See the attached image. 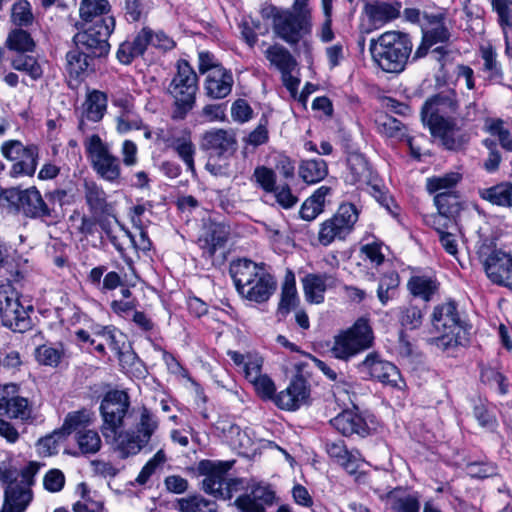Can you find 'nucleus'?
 I'll return each instance as SVG.
<instances>
[{"instance_id":"obj_11","label":"nucleus","mask_w":512,"mask_h":512,"mask_svg":"<svg viewBox=\"0 0 512 512\" xmlns=\"http://www.w3.org/2000/svg\"><path fill=\"white\" fill-rule=\"evenodd\" d=\"M83 145L96 173L109 182L118 181L121 175L120 161L100 136L93 134L86 137Z\"/></svg>"},{"instance_id":"obj_56","label":"nucleus","mask_w":512,"mask_h":512,"mask_svg":"<svg viewBox=\"0 0 512 512\" xmlns=\"http://www.w3.org/2000/svg\"><path fill=\"white\" fill-rule=\"evenodd\" d=\"M231 435V445L238 448L242 453H248L254 446V439L247 430H241L237 425H231L229 428Z\"/></svg>"},{"instance_id":"obj_43","label":"nucleus","mask_w":512,"mask_h":512,"mask_svg":"<svg viewBox=\"0 0 512 512\" xmlns=\"http://www.w3.org/2000/svg\"><path fill=\"white\" fill-rule=\"evenodd\" d=\"M484 129L492 136L497 137L500 146L509 152H512V135L506 128L504 120L500 118H487L484 123Z\"/></svg>"},{"instance_id":"obj_26","label":"nucleus","mask_w":512,"mask_h":512,"mask_svg":"<svg viewBox=\"0 0 512 512\" xmlns=\"http://www.w3.org/2000/svg\"><path fill=\"white\" fill-rule=\"evenodd\" d=\"M262 47H265L262 52L265 59L269 63V67L277 70L279 73L287 69H296L298 66L296 58L292 53L282 44L274 43L267 44L262 42Z\"/></svg>"},{"instance_id":"obj_27","label":"nucleus","mask_w":512,"mask_h":512,"mask_svg":"<svg viewBox=\"0 0 512 512\" xmlns=\"http://www.w3.org/2000/svg\"><path fill=\"white\" fill-rule=\"evenodd\" d=\"M423 18L422 34L425 36L426 41H432L437 44L447 43L450 40L451 33L444 13H424Z\"/></svg>"},{"instance_id":"obj_40","label":"nucleus","mask_w":512,"mask_h":512,"mask_svg":"<svg viewBox=\"0 0 512 512\" xmlns=\"http://www.w3.org/2000/svg\"><path fill=\"white\" fill-rule=\"evenodd\" d=\"M159 427L158 418L146 407H142L139 414V419L135 424L133 432L137 434L147 443L150 442L153 434Z\"/></svg>"},{"instance_id":"obj_42","label":"nucleus","mask_w":512,"mask_h":512,"mask_svg":"<svg viewBox=\"0 0 512 512\" xmlns=\"http://www.w3.org/2000/svg\"><path fill=\"white\" fill-rule=\"evenodd\" d=\"M180 512H217L215 502L204 498L201 495H191L177 500Z\"/></svg>"},{"instance_id":"obj_21","label":"nucleus","mask_w":512,"mask_h":512,"mask_svg":"<svg viewBox=\"0 0 512 512\" xmlns=\"http://www.w3.org/2000/svg\"><path fill=\"white\" fill-rule=\"evenodd\" d=\"M307 381L302 376H295L285 390L274 397V403L283 410L294 411L307 402L309 397Z\"/></svg>"},{"instance_id":"obj_33","label":"nucleus","mask_w":512,"mask_h":512,"mask_svg":"<svg viewBox=\"0 0 512 512\" xmlns=\"http://www.w3.org/2000/svg\"><path fill=\"white\" fill-rule=\"evenodd\" d=\"M347 165L352 183L369 184L372 181V169L361 153H350L347 157Z\"/></svg>"},{"instance_id":"obj_38","label":"nucleus","mask_w":512,"mask_h":512,"mask_svg":"<svg viewBox=\"0 0 512 512\" xmlns=\"http://www.w3.org/2000/svg\"><path fill=\"white\" fill-rule=\"evenodd\" d=\"M327 174L328 167L322 159L303 161L299 167L300 177L308 184H314L323 180Z\"/></svg>"},{"instance_id":"obj_8","label":"nucleus","mask_w":512,"mask_h":512,"mask_svg":"<svg viewBox=\"0 0 512 512\" xmlns=\"http://www.w3.org/2000/svg\"><path fill=\"white\" fill-rule=\"evenodd\" d=\"M374 334L367 319H358L353 326L340 332L334 337L331 354L340 360L351 357L371 348Z\"/></svg>"},{"instance_id":"obj_48","label":"nucleus","mask_w":512,"mask_h":512,"mask_svg":"<svg viewBox=\"0 0 512 512\" xmlns=\"http://www.w3.org/2000/svg\"><path fill=\"white\" fill-rule=\"evenodd\" d=\"M92 422V414L89 411H76L66 416L63 428L68 431V433L75 432V434H77L82 430H89L88 427Z\"/></svg>"},{"instance_id":"obj_37","label":"nucleus","mask_w":512,"mask_h":512,"mask_svg":"<svg viewBox=\"0 0 512 512\" xmlns=\"http://www.w3.org/2000/svg\"><path fill=\"white\" fill-rule=\"evenodd\" d=\"M37 159V147L26 146L21 158L12 165L10 175L12 177L33 176L37 168Z\"/></svg>"},{"instance_id":"obj_18","label":"nucleus","mask_w":512,"mask_h":512,"mask_svg":"<svg viewBox=\"0 0 512 512\" xmlns=\"http://www.w3.org/2000/svg\"><path fill=\"white\" fill-rule=\"evenodd\" d=\"M275 499V492L270 486L252 484L235 500V505L241 512H265V508L273 505Z\"/></svg>"},{"instance_id":"obj_63","label":"nucleus","mask_w":512,"mask_h":512,"mask_svg":"<svg viewBox=\"0 0 512 512\" xmlns=\"http://www.w3.org/2000/svg\"><path fill=\"white\" fill-rule=\"evenodd\" d=\"M258 393L263 399H272L275 397V384L267 375H262L251 382Z\"/></svg>"},{"instance_id":"obj_13","label":"nucleus","mask_w":512,"mask_h":512,"mask_svg":"<svg viewBox=\"0 0 512 512\" xmlns=\"http://www.w3.org/2000/svg\"><path fill=\"white\" fill-rule=\"evenodd\" d=\"M478 254L487 277L512 290V255L489 246H482Z\"/></svg>"},{"instance_id":"obj_17","label":"nucleus","mask_w":512,"mask_h":512,"mask_svg":"<svg viewBox=\"0 0 512 512\" xmlns=\"http://www.w3.org/2000/svg\"><path fill=\"white\" fill-rule=\"evenodd\" d=\"M107 444L111 446L114 452L118 453L121 459H126L131 456L137 455L148 443L144 441L137 432L132 429L109 430L103 434Z\"/></svg>"},{"instance_id":"obj_10","label":"nucleus","mask_w":512,"mask_h":512,"mask_svg":"<svg viewBox=\"0 0 512 512\" xmlns=\"http://www.w3.org/2000/svg\"><path fill=\"white\" fill-rule=\"evenodd\" d=\"M359 212L352 203H343L336 213L320 224L318 241L323 246H328L334 241H342L354 230L358 221Z\"/></svg>"},{"instance_id":"obj_49","label":"nucleus","mask_w":512,"mask_h":512,"mask_svg":"<svg viewBox=\"0 0 512 512\" xmlns=\"http://www.w3.org/2000/svg\"><path fill=\"white\" fill-rule=\"evenodd\" d=\"M398 285L399 276L395 271H390L381 277L377 289V296L383 305L387 304V302L394 297Z\"/></svg>"},{"instance_id":"obj_51","label":"nucleus","mask_w":512,"mask_h":512,"mask_svg":"<svg viewBox=\"0 0 512 512\" xmlns=\"http://www.w3.org/2000/svg\"><path fill=\"white\" fill-rule=\"evenodd\" d=\"M85 199L90 209L95 212H103L107 206L105 192L94 182L85 183Z\"/></svg>"},{"instance_id":"obj_64","label":"nucleus","mask_w":512,"mask_h":512,"mask_svg":"<svg viewBox=\"0 0 512 512\" xmlns=\"http://www.w3.org/2000/svg\"><path fill=\"white\" fill-rule=\"evenodd\" d=\"M490 2L497 13L499 24L512 22V0H490Z\"/></svg>"},{"instance_id":"obj_46","label":"nucleus","mask_w":512,"mask_h":512,"mask_svg":"<svg viewBox=\"0 0 512 512\" xmlns=\"http://www.w3.org/2000/svg\"><path fill=\"white\" fill-rule=\"evenodd\" d=\"M387 504L392 512H420V503L412 495L390 493L387 496Z\"/></svg>"},{"instance_id":"obj_7","label":"nucleus","mask_w":512,"mask_h":512,"mask_svg":"<svg viewBox=\"0 0 512 512\" xmlns=\"http://www.w3.org/2000/svg\"><path fill=\"white\" fill-rule=\"evenodd\" d=\"M87 23L75 24L79 31L73 36L76 47L91 57H105L110 51L108 39L115 28L114 17H105L86 27Z\"/></svg>"},{"instance_id":"obj_55","label":"nucleus","mask_w":512,"mask_h":512,"mask_svg":"<svg viewBox=\"0 0 512 512\" xmlns=\"http://www.w3.org/2000/svg\"><path fill=\"white\" fill-rule=\"evenodd\" d=\"M11 20L17 26H29L34 16L31 5L27 0H17L11 7Z\"/></svg>"},{"instance_id":"obj_23","label":"nucleus","mask_w":512,"mask_h":512,"mask_svg":"<svg viewBox=\"0 0 512 512\" xmlns=\"http://www.w3.org/2000/svg\"><path fill=\"white\" fill-rule=\"evenodd\" d=\"M20 301V295L7 304L6 308L0 309L2 324L14 332L23 333L31 328L32 321L29 316V309Z\"/></svg>"},{"instance_id":"obj_15","label":"nucleus","mask_w":512,"mask_h":512,"mask_svg":"<svg viewBox=\"0 0 512 512\" xmlns=\"http://www.w3.org/2000/svg\"><path fill=\"white\" fill-rule=\"evenodd\" d=\"M360 372L392 387L403 389L405 382L398 368L391 362L384 361L376 352L369 353L365 359L358 364Z\"/></svg>"},{"instance_id":"obj_22","label":"nucleus","mask_w":512,"mask_h":512,"mask_svg":"<svg viewBox=\"0 0 512 512\" xmlns=\"http://www.w3.org/2000/svg\"><path fill=\"white\" fill-rule=\"evenodd\" d=\"M230 236V227L225 223L209 222L204 225L198 238V245L209 257L224 248Z\"/></svg>"},{"instance_id":"obj_45","label":"nucleus","mask_w":512,"mask_h":512,"mask_svg":"<svg viewBox=\"0 0 512 512\" xmlns=\"http://www.w3.org/2000/svg\"><path fill=\"white\" fill-rule=\"evenodd\" d=\"M434 203L437 210L445 215L454 217L460 211L459 196L454 191H442L435 195Z\"/></svg>"},{"instance_id":"obj_60","label":"nucleus","mask_w":512,"mask_h":512,"mask_svg":"<svg viewBox=\"0 0 512 512\" xmlns=\"http://www.w3.org/2000/svg\"><path fill=\"white\" fill-rule=\"evenodd\" d=\"M422 319V311L415 306L405 308L400 316L401 325L408 329L418 328L422 324Z\"/></svg>"},{"instance_id":"obj_24","label":"nucleus","mask_w":512,"mask_h":512,"mask_svg":"<svg viewBox=\"0 0 512 512\" xmlns=\"http://www.w3.org/2000/svg\"><path fill=\"white\" fill-rule=\"evenodd\" d=\"M234 84L233 75L226 68H216L207 75L204 89L212 99H223L228 96Z\"/></svg>"},{"instance_id":"obj_14","label":"nucleus","mask_w":512,"mask_h":512,"mask_svg":"<svg viewBox=\"0 0 512 512\" xmlns=\"http://www.w3.org/2000/svg\"><path fill=\"white\" fill-rule=\"evenodd\" d=\"M130 407V398L125 391H108L100 404V414L103 420L102 435L109 430L121 429Z\"/></svg>"},{"instance_id":"obj_16","label":"nucleus","mask_w":512,"mask_h":512,"mask_svg":"<svg viewBox=\"0 0 512 512\" xmlns=\"http://www.w3.org/2000/svg\"><path fill=\"white\" fill-rule=\"evenodd\" d=\"M33 407L31 402L19 395L15 384L0 385V415L22 422L31 420Z\"/></svg>"},{"instance_id":"obj_28","label":"nucleus","mask_w":512,"mask_h":512,"mask_svg":"<svg viewBox=\"0 0 512 512\" xmlns=\"http://www.w3.org/2000/svg\"><path fill=\"white\" fill-rule=\"evenodd\" d=\"M107 108V96L105 93L94 90L87 95L84 103V112L81 119L79 120L78 129L82 132H86V120L92 122H99Z\"/></svg>"},{"instance_id":"obj_6","label":"nucleus","mask_w":512,"mask_h":512,"mask_svg":"<svg viewBox=\"0 0 512 512\" xmlns=\"http://www.w3.org/2000/svg\"><path fill=\"white\" fill-rule=\"evenodd\" d=\"M433 330L439 335L432 342L446 350L466 341L465 323L461 321L454 302H447L434 308L432 314Z\"/></svg>"},{"instance_id":"obj_54","label":"nucleus","mask_w":512,"mask_h":512,"mask_svg":"<svg viewBox=\"0 0 512 512\" xmlns=\"http://www.w3.org/2000/svg\"><path fill=\"white\" fill-rule=\"evenodd\" d=\"M117 131L119 133H127L130 130H139L142 128L143 122L136 109H128L126 111H118L116 116Z\"/></svg>"},{"instance_id":"obj_47","label":"nucleus","mask_w":512,"mask_h":512,"mask_svg":"<svg viewBox=\"0 0 512 512\" xmlns=\"http://www.w3.org/2000/svg\"><path fill=\"white\" fill-rule=\"evenodd\" d=\"M75 440L82 454H95L102 446L100 435L93 429L78 432Z\"/></svg>"},{"instance_id":"obj_2","label":"nucleus","mask_w":512,"mask_h":512,"mask_svg":"<svg viewBox=\"0 0 512 512\" xmlns=\"http://www.w3.org/2000/svg\"><path fill=\"white\" fill-rule=\"evenodd\" d=\"M230 274L238 293L249 301L266 302L276 289V281L263 263L239 259L231 264Z\"/></svg>"},{"instance_id":"obj_41","label":"nucleus","mask_w":512,"mask_h":512,"mask_svg":"<svg viewBox=\"0 0 512 512\" xmlns=\"http://www.w3.org/2000/svg\"><path fill=\"white\" fill-rule=\"evenodd\" d=\"M91 56L79 48L70 50L66 54V70L71 77L79 78L88 69Z\"/></svg>"},{"instance_id":"obj_39","label":"nucleus","mask_w":512,"mask_h":512,"mask_svg":"<svg viewBox=\"0 0 512 512\" xmlns=\"http://www.w3.org/2000/svg\"><path fill=\"white\" fill-rule=\"evenodd\" d=\"M407 286L411 294L425 301H429L438 290L437 281L428 276H413Z\"/></svg>"},{"instance_id":"obj_59","label":"nucleus","mask_w":512,"mask_h":512,"mask_svg":"<svg viewBox=\"0 0 512 512\" xmlns=\"http://www.w3.org/2000/svg\"><path fill=\"white\" fill-rule=\"evenodd\" d=\"M376 123L379 131L388 137H397L402 135L404 127L402 123L394 117L383 115L376 120Z\"/></svg>"},{"instance_id":"obj_1","label":"nucleus","mask_w":512,"mask_h":512,"mask_svg":"<svg viewBox=\"0 0 512 512\" xmlns=\"http://www.w3.org/2000/svg\"><path fill=\"white\" fill-rule=\"evenodd\" d=\"M458 109L454 93L438 94L428 99L422 107L421 118L429 127L431 135L441 145L451 151H459L465 147L468 138L458 129L450 115Z\"/></svg>"},{"instance_id":"obj_32","label":"nucleus","mask_w":512,"mask_h":512,"mask_svg":"<svg viewBox=\"0 0 512 512\" xmlns=\"http://www.w3.org/2000/svg\"><path fill=\"white\" fill-rule=\"evenodd\" d=\"M400 2L373 1L365 4L364 10L369 19L374 23H386L399 17Z\"/></svg>"},{"instance_id":"obj_19","label":"nucleus","mask_w":512,"mask_h":512,"mask_svg":"<svg viewBox=\"0 0 512 512\" xmlns=\"http://www.w3.org/2000/svg\"><path fill=\"white\" fill-rule=\"evenodd\" d=\"M304 297L308 303L321 304L328 289L337 288L340 280L331 273H308L302 280Z\"/></svg>"},{"instance_id":"obj_30","label":"nucleus","mask_w":512,"mask_h":512,"mask_svg":"<svg viewBox=\"0 0 512 512\" xmlns=\"http://www.w3.org/2000/svg\"><path fill=\"white\" fill-rule=\"evenodd\" d=\"M235 139L223 129H213L203 134L201 148L206 151H212L218 156L224 155L233 149Z\"/></svg>"},{"instance_id":"obj_35","label":"nucleus","mask_w":512,"mask_h":512,"mask_svg":"<svg viewBox=\"0 0 512 512\" xmlns=\"http://www.w3.org/2000/svg\"><path fill=\"white\" fill-rule=\"evenodd\" d=\"M299 302L295 276L292 272H288L285 276L281 289V298L278 304V314L285 316L289 314L291 309L295 308Z\"/></svg>"},{"instance_id":"obj_52","label":"nucleus","mask_w":512,"mask_h":512,"mask_svg":"<svg viewBox=\"0 0 512 512\" xmlns=\"http://www.w3.org/2000/svg\"><path fill=\"white\" fill-rule=\"evenodd\" d=\"M461 180V175L456 172H450L443 176L432 177L427 179L426 187L430 193H439L442 191H452L453 188Z\"/></svg>"},{"instance_id":"obj_29","label":"nucleus","mask_w":512,"mask_h":512,"mask_svg":"<svg viewBox=\"0 0 512 512\" xmlns=\"http://www.w3.org/2000/svg\"><path fill=\"white\" fill-rule=\"evenodd\" d=\"M32 500L30 487L18 483H10L5 489L3 512H22Z\"/></svg>"},{"instance_id":"obj_44","label":"nucleus","mask_w":512,"mask_h":512,"mask_svg":"<svg viewBox=\"0 0 512 512\" xmlns=\"http://www.w3.org/2000/svg\"><path fill=\"white\" fill-rule=\"evenodd\" d=\"M119 363L123 371L132 376H139L142 374V362L131 349L130 345L122 344V346L116 351Z\"/></svg>"},{"instance_id":"obj_31","label":"nucleus","mask_w":512,"mask_h":512,"mask_svg":"<svg viewBox=\"0 0 512 512\" xmlns=\"http://www.w3.org/2000/svg\"><path fill=\"white\" fill-rule=\"evenodd\" d=\"M479 197L492 205L500 207H512V183L503 181L491 187L480 188Z\"/></svg>"},{"instance_id":"obj_5","label":"nucleus","mask_w":512,"mask_h":512,"mask_svg":"<svg viewBox=\"0 0 512 512\" xmlns=\"http://www.w3.org/2000/svg\"><path fill=\"white\" fill-rule=\"evenodd\" d=\"M198 91V76L186 60H179L167 93L174 100L173 118L183 119L193 109Z\"/></svg>"},{"instance_id":"obj_57","label":"nucleus","mask_w":512,"mask_h":512,"mask_svg":"<svg viewBox=\"0 0 512 512\" xmlns=\"http://www.w3.org/2000/svg\"><path fill=\"white\" fill-rule=\"evenodd\" d=\"M481 381L485 384L495 387L501 394L507 393V385L505 377L492 367H484L481 370Z\"/></svg>"},{"instance_id":"obj_3","label":"nucleus","mask_w":512,"mask_h":512,"mask_svg":"<svg viewBox=\"0 0 512 512\" xmlns=\"http://www.w3.org/2000/svg\"><path fill=\"white\" fill-rule=\"evenodd\" d=\"M413 44L410 36L402 31H386L371 39L369 50L373 61L385 72L400 73L405 69Z\"/></svg>"},{"instance_id":"obj_50","label":"nucleus","mask_w":512,"mask_h":512,"mask_svg":"<svg viewBox=\"0 0 512 512\" xmlns=\"http://www.w3.org/2000/svg\"><path fill=\"white\" fill-rule=\"evenodd\" d=\"M6 43L11 50L19 52H31L35 47V42L31 35L22 29H15L11 31Z\"/></svg>"},{"instance_id":"obj_53","label":"nucleus","mask_w":512,"mask_h":512,"mask_svg":"<svg viewBox=\"0 0 512 512\" xmlns=\"http://www.w3.org/2000/svg\"><path fill=\"white\" fill-rule=\"evenodd\" d=\"M12 67L15 70L25 72L28 74L33 80H37L42 77L43 70L39 62L32 56L28 55H18L12 61Z\"/></svg>"},{"instance_id":"obj_25","label":"nucleus","mask_w":512,"mask_h":512,"mask_svg":"<svg viewBox=\"0 0 512 512\" xmlns=\"http://www.w3.org/2000/svg\"><path fill=\"white\" fill-rule=\"evenodd\" d=\"M331 425L342 435H358L365 437L369 434V427L365 419L357 412L345 410L330 420Z\"/></svg>"},{"instance_id":"obj_58","label":"nucleus","mask_w":512,"mask_h":512,"mask_svg":"<svg viewBox=\"0 0 512 512\" xmlns=\"http://www.w3.org/2000/svg\"><path fill=\"white\" fill-rule=\"evenodd\" d=\"M253 178L264 191H274V188L276 187V175L272 169L265 166H259L254 170Z\"/></svg>"},{"instance_id":"obj_4","label":"nucleus","mask_w":512,"mask_h":512,"mask_svg":"<svg viewBox=\"0 0 512 512\" xmlns=\"http://www.w3.org/2000/svg\"><path fill=\"white\" fill-rule=\"evenodd\" d=\"M0 201L4 202L9 210L30 219L56 221L58 218L55 209L48 205L35 186L25 189L20 187L1 189Z\"/></svg>"},{"instance_id":"obj_9","label":"nucleus","mask_w":512,"mask_h":512,"mask_svg":"<svg viewBox=\"0 0 512 512\" xmlns=\"http://www.w3.org/2000/svg\"><path fill=\"white\" fill-rule=\"evenodd\" d=\"M263 13L273 18L274 34L290 46L297 45L312 31V21L306 15H293L289 10H279L274 6L263 10Z\"/></svg>"},{"instance_id":"obj_61","label":"nucleus","mask_w":512,"mask_h":512,"mask_svg":"<svg viewBox=\"0 0 512 512\" xmlns=\"http://www.w3.org/2000/svg\"><path fill=\"white\" fill-rule=\"evenodd\" d=\"M36 358L43 365L57 366L61 360V353L56 348L42 345L36 349Z\"/></svg>"},{"instance_id":"obj_62","label":"nucleus","mask_w":512,"mask_h":512,"mask_svg":"<svg viewBox=\"0 0 512 512\" xmlns=\"http://www.w3.org/2000/svg\"><path fill=\"white\" fill-rule=\"evenodd\" d=\"M43 484L49 492H59L64 487L65 475L59 469H51L45 474Z\"/></svg>"},{"instance_id":"obj_36","label":"nucleus","mask_w":512,"mask_h":512,"mask_svg":"<svg viewBox=\"0 0 512 512\" xmlns=\"http://www.w3.org/2000/svg\"><path fill=\"white\" fill-rule=\"evenodd\" d=\"M330 188L321 186L312 196L304 201L300 209V216L306 221L314 220L323 212L325 197L329 194Z\"/></svg>"},{"instance_id":"obj_12","label":"nucleus","mask_w":512,"mask_h":512,"mask_svg":"<svg viewBox=\"0 0 512 512\" xmlns=\"http://www.w3.org/2000/svg\"><path fill=\"white\" fill-rule=\"evenodd\" d=\"M234 461L202 460L198 464V471L204 476L203 490L218 498H231V483L227 482L225 474L231 469Z\"/></svg>"},{"instance_id":"obj_20","label":"nucleus","mask_w":512,"mask_h":512,"mask_svg":"<svg viewBox=\"0 0 512 512\" xmlns=\"http://www.w3.org/2000/svg\"><path fill=\"white\" fill-rule=\"evenodd\" d=\"M167 148L173 149L191 173H195V145L188 130L172 129L160 136Z\"/></svg>"},{"instance_id":"obj_34","label":"nucleus","mask_w":512,"mask_h":512,"mask_svg":"<svg viewBox=\"0 0 512 512\" xmlns=\"http://www.w3.org/2000/svg\"><path fill=\"white\" fill-rule=\"evenodd\" d=\"M111 5L108 0H81L79 5V16L82 23H94L97 20L109 15Z\"/></svg>"}]
</instances>
